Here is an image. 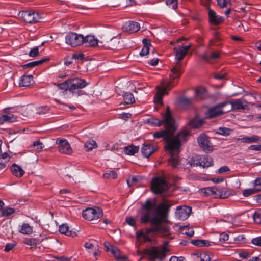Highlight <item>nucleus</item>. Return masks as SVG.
Here are the masks:
<instances>
[{
    "instance_id": "obj_58",
    "label": "nucleus",
    "mask_w": 261,
    "mask_h": 261,
    "mask_svg": "<svg viewBox=\"0 0 261 261\" xmlns=\"http://www.w3.org/2000/svg\"><path fill=\"white\" fill-rule=\"evenodd\" d=\"M239 255L241 258L243 259L247 258L250 255V253L246 251L241 252L239 253Z\"/></svg>"
},
{
    "instance_id": "obj_48",
    "label": "nucleus",
    "mask_w": 261,
    "mask_h": 261,
    "mask_svg": "<svg viewBox=\"0 0 261 261\" xmlns=\"http://www.w3.org/2000/svg\"><path fill=\"white\" fill-rule=\"evenodd\" d=\"M138 182V178L135 176H130L127 179V183L129 187L136 185Z\"/></svg>"
},
{
    "instance_id": "obj_16",
    "label": "nucleus",
    "mask_w": 261,
    "mask_h": 261,
    "mask_svg": "<svg viewBox=\"0 0 261 261\" xmlns=\"http://www.w3.org/2000/svg\"><path fill=\"white\" fill-rule=\"evenodd\" d=\"M56 143L59 144L58 149L60 153L70 154L72 152V150L67 140L57 139Z\"/></svg>"
},
{
    "instance_id": "obj_30",
    "label": "nucleus",
    "mask_w": 261,
    "mask_h": 261,
    "mask_svg": "<svg viewBox=\"0 0 261 261\" xmlns=\"http://www.w3.org/2000/svg\"><path fill=\"white\" fill-rule=\"evenodd\" d=\"M49 59L48 58H43L41 60L28 63L23 66V68H33L42 64L43 63L48 61Z\"/></svg>"
},
{
    "instance_id": "obj_6",
    "label": "nucleus",
    "mask_w": 261,
    "mask_h": 261,
    "mask_svg": "<svg viewBox=\"0 0 261 261\" xmlns=\"http://www.w3.org/2000/svg\"><path fill=\"white\" fill-rule=\"evenodd\" d=\"M161 85L162 88H160L159 87L156 88L158 91L154 96V101L155 103L162 105L163 96L165 94H167V91L170 90L173 86L167 82H162Z\"/></svg>"
},
{
    "instance_id": "obj_41",
    "label": "nucleus",
    "mask_w": 261,
    "mask_h": 261,
    "mask_svg": "<svg viewBox=\"0 0 261 261\" xmlns=\"http://www.w3.org/2000/svg\"><path fill=\"white\" fill-rule=\"evenodd\" d=\"M2 215L4 217H8L12 215L15 212V210L13 208L10 207H6L2 208Z\"/></svg>"
},
{
    "instance_id": "obj_36",
    "label": "nucleus",
    "mask_w": 261,
    "mask_h": 261,
    "mask_svg": "<svg viewBox=\"0 0 261 261\" xmlns=\"http://www.w3.org/2000/svg\"><path fill=\"white\" fill-rule=\"evenodd\" d=\"M192 244L199 247L209 246L210 242L205 240H194L191 241Z\"/></svg>"
},
{
    "instance_id": "obj_22",
    "label": "nucleus",
    "mask_w": 261,
    "mask_h": 261,
    "mask_svg": "<svg viewBox=\"0 0 261 261\" xmlns=\"http://www.w3.org/2000/svg\"><path fill=\"white\" fill-rule=\"evenodd\" d=\"M158 148L152 144L144 143L141 147V152L144 157L148 158Z\"/></svg>"
},
{
    "instance_id": "obj_34",
    "label": "nucleus",
    "mask_w": 261,
    "mask_h": 261,
    "mask_svg": "<svg viewBox=\"0 0 261 261\" xmlns=\"http://www.w3.org/2000/svg\"><path fill=\"white\" fill-rule=\"evenodd\" d=\"M124 101L126 104H132L135 102V100L133 94L130 92H126L123 95Z\"/></svg>"
},
{
    "instance_id": "obj_59",
    "label": "nucleus",
    "mask_w": 261,
    "mask_h": 261,
    "mask_svg": "<svg viewBox=\"0 0 261 261\" xmlns=\"http://www.w3.org/2000/svg\"><path fill=\"white\" fill-rule=\"evenodd\" d=\"M15 246V244L9 243L6 245L4 250L5 251L8 252L11 250Z\"/></svg>"
},
{
    "instance_id": "obj_18",
    "label": "nucleus",
    "mask_w": 261,
    "mask_h": 261,
    "mask_svg": "<svg viewBox=\"0 0 261 261\" xmlns=\"http://www.w3.org/2000/svg\"><path fill=\"white\" fill-rule=\"evenodd\" d=\"M191 47L190 44L186 46H179L174 48V52L175 55V58L178 61L182 60L187 54Z\"/></svg>"
},
{
    "instance_id": "obj_57",
    "label": "nucleus",
    "mask_w": 261,
    "mask_h": 261,
    "mask_svg": "<svg viewBox=\"0 0 261 261\" xmlns=\"http://www.w3.org/2000/svg\"><path fill=\"white\" fill-rule=\"evenodd\" d=\"M198 258L200 261H210V257L209 256L205 254H201L198 257Z\"/></svg>"
},
{
    "instance_id": "obj_15",
    "label": "nucleus",
    "mask_w": 261,
    "mask_h": 261,
    "mask_svg": "<svg viewBox=\"0 0 261 261\" xmlns=\"http://www.w3.org/2000/svg\"><path fill=\"white\" fill-rule=\"evenodd\" d=\"M220 58V53L218 51H212L210 48L201 55V58L209 63H212Z\"/></svg>"
},
{
    "instance_id": "obj_35",
    "label": "nucleus",
    "mask_w": 261,
    "mask_h": 261,
    "mask_svg": "<svg viewBox=\"0 0 261 261\" xmlns=\"http://www.w3.org/2000/svg\"><path fill=\"white\" fill-rule=\"evenodd\" d=\"M201 156L196 155L192 157L191 165L193 166H200L202 167Z\"/></svg>"
},
{
    "instance_id": "obj_56",
    "label": "nucleus",
    "mask_w": 261,
    "mask_h": 261,
    "mask_svg": "<svg viewBox=\"0 0 261 261\" xmlns=\"http://www.w3.org/2000/svg\"><path fill=\"white\" fill-rule=\"evenodd\" d=\"M149 48L147 46H143L142 48L140 55L141 56L147 55L149 53Z\"/></svg>"
},
{
    "instance_id": "obj_37",
    "label": "nucleus",
    "mask_w": 261,
    "mask_h": 261,
    "mask_svg": "<svg viewBox=\"0 0 261 261\" xmlns=\"http://www.w3.org/2000/svg\"><path fill=\"white\" fill-rule=\"evenodd\" d=\"M33 231L32 228L27 223H24L21 226L19 232L24 234H30Z\"/></svg>"
},
{
    "instance_id": "obj_19",
    "label": "nucleus",
    "mask_w": 261,
    "mask_h": 261,
    "mask_svg": "<svg viewBox=\"0 0 261 261\" xmlns=\"http://www.w3.org/2000/svg\"><path fill=\"white\" fill-rule=\"evenodd\" d=\"M204 193L207 195L213 196L215 198H224L225 196L223 194V191L217 187H207L203 189Z\"/></svg>"
},
{
    "instance_id": "obj_1",
    "label": "nucleus",
    "mask_w": 261,
    "mask_h": 261,
    "mask_svg": "<svg viewBox=\"0 0 261 261\" xmlns=\"http://www.w3.org/2000/svg\"><path fill=\"white\" fill-rule=\"evenodd\" d=\"M176 129L173 125V129L168 128V124H166L165 129L155 132L153 134L154 138H163L166 144L165 148L170 154V157L168 159V164L172 167L175 168L180 164V160L178 158V153L180 152L181 142L186 141V136L188 132H180L175 137H173L174 132Z\"/></svg>"
},
{
    "instance_id": "obj_43",
    "label": "nucleus",
    "mask_w": 261,
    "mask_h": 261,
    "mask_svg": "<svg viewBox=\"0 0 261 261\" xmlns=\"http://www.w3.org/2000/svg\"><path fill=\"white\" fill-rule=\"evenodd\" d=\"M50 110L49 107L45 106L38 107L36 109V113L39 115L45 114L48 113Z\"/></svg>"
},
{
    "instance_id": "obj_45",
    "label": "nucleus",
    "mask_w": 261,
    "mask_h": 261,
    "mask_svg": "<svg viewBox=\"0 0 261 261\" xmlns=\"http://www.w3.org/2000/svg\"><path fill=\"white\" fill-rule=\"evenodd\" d=\"M148 122L152 125H154L158 126H161L163 124H165V121H164V119L162 120H159L156 118H152L148 120Z\"/></svg>"
},
{
    "instance_id": "obj_5",
    "label": "nucleus",
    "mask_w": 261,
    "mask_h": 261,
    "mask_svg": "<svg viewBox=\"0 0 261 261\" xmlns=\"http://www.w3.org/2000/svg\"><path fill=\"white\" fill-rule=\"evenodd\" d=\"M151 190L155 194H160L167 190L169 186L167 182L162 177H154L151 182Z\"/></svg>"
},
{
    "instance_id": "obj_64",
    "label": "nucleus",
    "mask_w": 261,
    "mask_h": 261,
    "mask_svg": "<svg viewBox=\"0 0 261 261\" xmlns=\"http://www.w3.org/2000/svg\"><path fill=\"white\" fill-rule=\"evenodd\" d=\"M184 258L182 257H177L176 256H172L169 261H183Z\"/></svg>"
},
{
    "instance_id": "obj_2",
    "label": "nucleus",
    "mask_w": 261,
    "mask_h": 261,
    "mask_svg": "<svg viewBox=\"0 0 261 261\" xmlns=\"http://www.w3.org/2000/svg\"><path fill=\"white\" fill-rule=\"evenodd\" d=\"M170 205L167 203L159 204L154 211L153 216L148 222L152 225L151 228L146 229L143 232L144 242L151 240L149 234L151 232L155 233L163 236H168L170 233L169 228L164 223L167 220L168 211Z\"/></svg>"
},
{
    "instance_id": "obj_55",
    "label": "nucleus",
    "mask_w": 261,
    "mask_h": 261,
    "mask_svg": "<svg viewBox=\"0 0 261 261\" xmlns=\"http://www.w3.org/2000/svg\"><path fill=\"white\" fill-rule=\"evenodd\" d=\"M229 239V236L227 234L225 233H223L220 234L219 236V241L221 242H224L227 241Z\"/></svg>"
},
{
    "instance_id": "obj_51",
    "label": "nucleus",
    "mask_w": 261,
    "mask_h": 261,
    "mask_svg": "<svg viewBox=\"0 0 261 261\" xmlns=\"http://www.w3.org/2000/svg\"><path fill=\"white\" fill-rule=\"evenodd\" d=\"M30 57H35L39 55V49L38 47L32 48L29 53Z\"/></svg>"
},
{
    "instance_id": "obj_61",
    "label": "nucleus",
    "mask_w": 261,
    "mask_h": 261,
    "mask_svg": "<svg viewBox=\"0 0 261 261\" xmlns=\"http://www.w3.org/2000/svg\"><path fill=\"white\" fill-rule=\"evenodd\" d=\"M249 148L252 150L259 151L261 150V145H251Z\"/></svg>"
},
{
    "instance_id": "obj_23",
    "label": "nucleus",
    "mask_w": 261,
    "mask_h": 261,
    "mask_svg": "<svg viewBox=\"0 0 261 261\" xmlns=\"http://www.w3.org/2000/svg\"><path fill=\"white\" fill-rule=\"evenodd\" d=\"M17 121V117L11 113H6L0 115V124L6 122L12 123Z\"/></svg>"
},
{
    "instance_id": "obj_17",
    "label": "nucleus",
    "mask_w": 261,
    "mask_h": 261,
    "mask_svg": "<svg viewBox=\"0 0 261 261\" xmlns=\"http://www.w3.org/2000/svg\"><path fill=\"white\" fill-rule=\"evenodd\" d=\"M225 102L228 103L227 106L229 108L226 109L227 112H229L231 110H244L247 107V102L242 99H236L231 102L225 101Z\"/></svg>"
},
{
    "instance_id": "obj_39",
    "label": "nucleus",
    "mask_w": 261,
    "mask_h": 261,
    "mask_svg": "<svg viewBox=\"0 0 261 261\" xmlns=\"http://www.w3.org/2000/svg\"><path fill=\"white\" fill-rule=\"evenodd\" d=\"M85 148L87 149V151H91L93 148L97 147L96 142L93 140H89L86 142L85 144Z\"/></svg>"
},
{
    "instance_id": "obj_4",
    "label": "nucleus",
    "mask_w": 261,
    "mask_h": 261,
    "mask_svg": "<svg viewBox=\"0 0 261 261\" xmlns=\"http://www.w3.org/2000/svg\"><path fill=\"white\" fill-rule=\"evenodd\" d=\"M87 83L80 78L70 79L61 84L62 88L73 92L74 90L82 89L86 86Z\"/></svg>"
},
{
    "instance_id": "obj_31",
    "label": "nucleus",
    "mask_w": 261,
    "mask_h": 261,
    "mask_svg": "<svg viewBox=\"0 0 261 261\" xmlns=\"http://www.w3.org/2000/svg\"><path fill=\"white\" fill-rule=\"evenodd\" d=\"M59 230L61 233L64 234L67 236L74 237L76 235L75 232L69 230L68 226L65 224L60 225Z\"/></svg>"
},
{
    "instance_id": "obj_60",
    "label": "nucleus",
    "mask_w": 261,
    "mask_h": 261,
    "mask_svg": "<svg viewBox=\"0 0 261 261\" xmlns=\"http://www.w3.org/2000/svg\"><path fill=\"white\" fill-rule=\"evenodd\" d=\"M229 170H230V169L228 168V167H227L226 166H223V167H221L220 168H219L218 169V173H224V172H226L229 171Z\"/></svg>"
},
{
    "instance_id": "obj_13",
    "label": "nucleus",
    "mask_w": 261,
    "mask_h": 261,
    "mask_svg": "<svg viewBox=\"0 0 261 261\" xmlns=\"http://www.w3.org/2000/svg\"><path fill=\"white\" fill-rule=\"evenodd\" d=\"M198 143L200 147L205 152L213 151V146L208 140L207 136L205 134L199 136L198 138Z\"/></svg>"
},
{
    "instance_id": "obj_8",
    "label": "nucleus",
    "mask_w": 261,
    "mask_h": 261,
    "mask_svg": "<svg viewBox=\"0 0 261 261\" xmlns=\"http://www.w3.org/2000/svg\"><path fill=\"white\" fill-rule=\"evenodd\" d=\"M102 215V210L99 207H89L84 210L82 213L83 217L88 221L99 219Z\"/></svg>"
},
{
    "instance_id": "obj_50",
    "label": "nucleus",
    "mask_w": 261,
    "mask_h": 261,
    "mask_svg": "<svg viewBox=\"0 0 261 261\" xmlns=\"http://www.w3.org/2000/svg\"><path fill=\"white\" fill-rule=\"evenodd\" d=\"M23 243L28 245L33 246L36 244L37 240L35 238H26L24 240Z\"/></svg>"
},
{
    "instance_id": "obj_49",
    "label": "nucleus",
    "mask_w": 261,
    "mask_h": 261,
    "mask_svg": "<svg viewBox=\"0 0 261 261\" xmlns=\"http://www.w3.org/2000/svg\"><path fill=\"white\" fill-rule=\"evenodd\" d=\"M110 252L117 259H120V251L118 248L113 246L111 249Z\"/></svg>"
},
{
    "instance_id": "obj_33",
    "label": "nucleus",
    "mask_w": 261,
    "mask_h": 261,
    "mask_svg": "<svg viewBox=\"0 0 261 261\" xmlns=\"http://www.w3.org/2000/svg\"><path fill=\"white\" fill-rule=\"evenodd\" d=\"M202 167H208L213 165V161L211 157L207 155L201 156Z\"/></svg>"
},
{
    "instance_id": "obj_9",
    "label": "nucleus",
    "mask_w": 261,
    "mask_h": 261,
    "mask_svg": "<svg viewBox=\"0 0 261 261\" xmlns=\"http://www.w3.org/2000/svg\"><path fill=\"white\" fill-rule=\"evenodd\" d=\"M154 205V204L149 199H147L145 201L143 206V211L140 218L142 223H147L152 218L150 217V213Z\"/></svg>"
},
{
    "instance_id": "obj_63",
    "label": "nucleus",
    "mask_w": 261,
    "mask_h": 261,
    "mask_svg": "<svg viewBox=\"0 0 261 261\" xmlns=\"http://www.w3.org/2000/svg\"><path fill=\"white\" fill-rule=\"evenodd\" d=\"M218 5L224 8L226 6V2L225 0H217Z\"/></svg>"
},
{
    "instance_id": "obj_26",
    "label": "nucleus",
    "mask_w": 261,
    "mask_h": 261,
    "mask_svg": "<svg viewBox=\"0 0 261 261\" xmlns=\"http://www.w3.org/2000/svg\"><path fill=\"white\" fill-rule=\"evenodd\" d=\"M208 16L210 22L215 25L220 24L223 21V18L217 15L214 10H209Z\"/></svg>"
},
{
    "instance_id": "obj_27",
    "label": "nucleus",
    "mask_w": 261,
    "mask_h": 261,
    "mask_svg": "<svg viewBox=\"0 0 261 261\" xmlns=\"http://www.w3.org/2000/svg\"><path fill=\"white\" fill-rule=\"evenodd\" d=\"M86 46H96L98 44V41L93 36L87 35L84 37V43Z\"/></svg>"
},
{
    "instance_id": "obj_14",
    "label": "nucleus",
    "mask_w": 261,
    "mask_h": 261,
    "mask_svg": "<svg viewBox=\"0 0 261 261\" xmlns=\"http://www.w3.org/2000/svg\"><path fill=\"white\" fill-rule=\"evenodd\" d=\"M191 208L187 206H178L175 212L176 217L181 220L187 219L191 213Z\"/></svg>"
},
{
    "instance_id": "obj_25",
    "label": "nucleus",
    "mask_w": 261,
    "mask_h": 261,
    "mask_svg": "<svg viewBox=\"0 0 261 261\" xmlns=\"http://www.w3.org/2000/svg\"><path fill=\"white\" fill-rule=\"evenodd\" d=\"M12 174L15 176L20 178L25 173L22 168L15 163H13L10 168Z\"/></svg>"
},
{
    "instance_id": "obj_20",
    "label": "nucleus",
    "mask_w": 261,
    "mask_h": 261,
    "mask_svg": "<svg viewBox=\"0 0 261 261\" xmlns=\"http://www.w3.org/2000/svg\"><path fill=\"white\" fill-rule=\"evenodd\" d=\"M203 124V121L202 120L198 119L197 118H193L192 119L185 127V128L181 132H188V134L186 136V138L189 136L191 133V128H198L202 126Z\"/></svg>"
},
{
    "instance_id": "obj_52",
    "label": "nucleus",
    "mask_w": 261,
    "mask_h": 261,
    "mask_svg": "<svg viewBox=\"0 0 261 261\" xmlns=\"http://www.w3.org/2000/svg\"><path fill=\"white\" fill-rule=\"evenodd\" d=\"M33 146L35 149L38 150H41L43 148V143L39 141L34 142Z\"/></svg>"
},
{
    "instance_id": "obj_12",
    "label": "nucleus",
    "mask_w": 261,
    "mask_h": 261,
    "mask_svg": "<svg viewBox=\"0 0 261 261\" xmlns=\"http://www.w3.org/2000/svg\"><path fill=\"white\" fill-rule=\"evenodd\" d=\"M20 16L25 22L29 23H36L40 19L38 13L31 11L21 12Z\"/></svg>"
},
{
    "instance_id": "obj_32",
    "label": "nucleus",
    "mask_w": 261,
    "mask_h": 261,
    "mask_svg": "<svg viewBox=\"0 0 261 261\" xmlns=\"http://www.w3.org/2000/svg\"><path fill=\"white\" fill-rule=\"evenodd\" d=\"M139 150L138 146L130 145L126 146L124 148V152L127 155H133L138 152Z\"/></svg>"
},
{
    "instance_id": "obj_44",
    "label": "nucleus",
    "mask_w": 261,
    "mask_h": 261,
    "mask_svg": "<svg viewBox=\"0 0 261 261\" xmlns=\"http://www.w3.org/2000/svg\"><path fill=\"white\" fill-rule=\"evenodd\" d=\"M206 93V91L204 88H198L196 90V95L200 99L203 98Z\"/></svg>"
},
{
    "instance_id": "obj_47",
    "label": "nucleus",
    "mask_w": 261,
    "mask_h": 261,
    "mask_svg": "<svg viewBox=\"0 0 261 261\" xmlns=\"http://www.w3.org/2000/svg\"><path fill=\"white\" fill-rule=\"evenodd\" d=\"M166 3L169 7L173 9H176L177 8V0H166Z\"/></svg>"
},
{
    "instance_id": "obj_3",
    "label": "nucleus",
    "mask_w": 261,
    "mask_h": 261,
    "mask_svg": "<svg viewBox=\"0 0 261 261\" xmlns=\"http://www.w3.org/2000/svg\"><path fill=\"white\" fill-rule=\"evenodd\" d=\"M165 245L162 247L154 246L150 248L145 249L143 252V254L147 256L150 261L162 260L166 256V253L169 251V250Z\"/></svg>"
},
{
    "instance_id": "obj_40",
    "label": "nucleus",
    "mask_w": 261,
    "mask_h": 261,
    "mask_svg": "<svg viewBox=\"0 0 261 261\" xmlns=\"http://www.w3.org/2000/svg\"><path fill=\"white\" fill-rule=\"evenodd\" d=\"M232 132V129L226 127H219L217 130L218 134L225 136L229 135Z\"/></svg>"
},
{
    "instance_id": "obj_29",
    "label": "nucleus",
    "mask_w": 261,
    "mask_h": 261,
    "mask_svg": "<svg viewBox=\"0 0 261 261\" xmlns=\"http://www.w3.org/2000/svg\"><path fill=\"white\" fill-rule=\"evenodd\" d=\"M33 81V76L30 75H23L21 76L19 85L20 87L29 86Z\"/></svg>"
},
{
    "instance_id": "obj_38",
    "label": "nucleus",
    "mask_w": 261,
    "mask_h": 261,
    "mask_svg": "<svg viewBox=\"0 0 261 261\" xmlns=\"http://www.w3.org/2000/svg\"><path fill=\"white\" fill-rule=\"evenodd\" d=\"M260 191V189L257 188L245 189L243 191V194L245 197L249 196L252 194L256 193Z\"/></svg>"
},
{
    "instance_id": "obj_11",
    "label": "nucleus",
    "mask_w": 261,
    "mask_h": 261,
    "mask_svg": "<svg viewBox=\"0 0 261 261\" xmlns=\"http://www.w3.org/2000/svg\"><path fill=\"white\" fill-rule=\"evenodd\" d=\"M182 64L180 61H178L174 64V66L171 70L170 74V81L167 82L169 84L174 86L175 84H173V80L176 78H178L180 76L182 73Z\"/></svg>"
},
{
    "instance_id": "obj_53",
    "label": "nucleus",
    "mask_w": 261,
    "mask_h": 261,
    "mask_svg": "<svg viewBox=\"0 0 261 261\" xmlns=\"http://www.w3.org/2000/svg\"><path fill=\"white\" fill-rule=\"evenodd\" d=\"M251 242L253 244L261 247V237H258L252 239Z\"/></svg>"
},
{
    "instance_id": "obj_62",
    "label": "nucleus",
    "mask_w": 261,
    "mask_h": 261,
    "mask_svg": "<svg viewBox=\"0 0 261 261\" xmlns=\"http://www.w3.org/2000/svg\"><path fill=\"white\" fill-rule=\"evenodd\" d=\"M142 42L144 44L143 46H147V47H149V46H151V43H150V40H149L147 38L143 39L142 40Z\"/></svg>"
},
{
    "instance_id": "obj_24",
    "label": "nucleus",
    "mask_w": 261,
    "mask_h": 261,
    "mask_svg": "<svg viewBox=\"0 0 261 261\" xmlns=\"http://www.w3.org/2000/svg\"><path fill=\"white\" fill-rule=\"evenodd\" d=\"M164 121H165V124H168V128H170V129H172L173 125H174V120L172 117L171 113L168 106L166 107V112L164 115Z\"/></svg>"
},
{
    "instance_id": "obj_42",
    "label": "nucleus",
    "mask_w": 261,
    "mask_h": 261,
    "mask_svg": "<svg viewBox=\"0 0 261 261\" xmlns=\"http://www.w3.org/2000/svg\"><path fill=\"white\" fill-rule=\"evenodd\" d=\"M105 178L115 179L117 177V174L115 171H107L103 175Z\"/></svg>"
},
{
    "instance_id": "obj_10",
    "label": "nucleus",
    "mask_w": 261,
    "mask_h": 261,
    "mask_svg": "<svg viewBox=\"0 0 261 261\" xmlns=\"http://www.w3.org/2000/svg\"><path fill=\"white\" fill-rule=\"evenodd\" d=\"M225 102L219 103L217 106L208 109L206 113V117L207 118H213L220 116L221 114L227 112L226 110H222L227 104Z\"/></svg>"
},
{
    "instance_id": "obj_21",
    "label": "nucleus",
    "mask_w": 261,
    "mask_h": 261,
    "mask_svg": "<svg viewBox=\"0 0 261 261\" xmlns=\"http://www.w3.org/2000/svg\"><path fill=\"white\" fill-rule=\"evenodd\" d=\"M140 29L139 23L135 21L126 22L122 27L123 32L129 34L135 33L139 31Z\"/></svg>"
},
{
    "instance_id": "obj_7",
    "label": "nucleus",
    "mask_w": 261,
    "mask_h": 261,
    "mask_svg": "<svg viewBox=\"0 0 261 261\" xmlns=\"http://www.w3.org/2000/svg\"><path fill=\"white\" fill-rule=\"evenodd\" d=\"M66 43L72 47H76L84 43V36L74 32L69 33L65 37Z\"/></svg>"
},
{
    "instance_id": "obj_54",
    "label": "nucleus",
    "mask_w": 261,
    "mask_h": 261,
    "mask_svg": "<svg viewBox=\"0 0 261 261\" xmlns=\"http://www.w3.org/2000/svg\"><path fill=\"white\" fill-rule=\"evenodd\" d=\"M126 222L132 226H134L135 225L136 222L134 218L131 217H128L126 218L125 219Z\"/></svg>"
},
{
    "instance_id": "obj_28",
    "label": "nucleus",
    "mask_w": 261,
    "mask_h": 261,
    "mask_svg": "<svg viewBox=\"0 0 261 261\" xmlns=\"http://www.w3.org/2000/svg\"><path fill=\"white\" fill-rule=\"evenodd\" d=\"M234 140L236 141H240L243 143H252L258 141L260 140V138L258 136L254 135L251 137H245L242 138H235Z\"/></svg>"
},
{
    "instance_id": "obj_46",
    "label": "nucleus",
    "mask_w": 261,
    "mask_h": 261,
    "mask_svg": "<svg viewBox=\"0 0 261 261\" xmlns=\"http://www.w3.org/2000/svg\"><path fill=\"white\" fill-rule=\"evenodd\" d=\"M253 219L255 223L261 224V211L254 213L253 214Z\"/></svg>"
}]
</instances>
